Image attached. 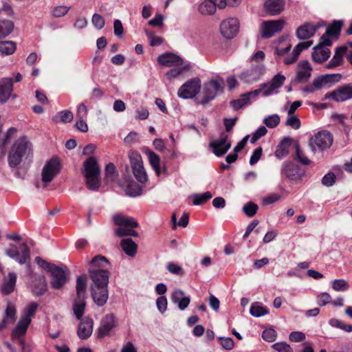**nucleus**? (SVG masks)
I'll list each match as a JSON object with an SVG mask.
<instances>
[{
    "instance_id": "nucleus-1",
    "label": "nucleus",
    "mask_w": 352,
    "mask_h": 352,
    "mask_svg": "<svg viewBox=\"0 0 352 352\" xmlns=\"http://www.w3.org/2000/svg\"><path fill=\"white\" fill-rule=\"evenodd\" d=\"M88 273L91 280L90 289L93 300L98 306L102 307L109 298L110 272L107 269H89Z\"/></svg>"
},
{
    "instance_id": "nucleus-2",
    "label": "nucleus",
    "mask_w": 352,
    "mask_h": 352,
    "mask_svg": "<svg viewBox=\"0 0 352 352\" xmlns=\"http://www.w3.org/2000/svg\"><path fill=\"white\" fill-rule=\"evenodd\" d=\"M32 155V145L26 137H21L13 144L8 153V161L11 168L16 167L23 157Z\"/></svg>"
},
{
    "instance_id": "nucleus-3",
    "label": "nucleus",
    "mask_w": 352,
    "mask_h": 352,
    "mask_svg": "<svg viewBox=\"0 0 352 352\" xmlns=\"http://www.w3.org/2000/svg\"><path fill=\"white\" fill-rule=\"evenodd\" d=\"M113 221L118 226L115 230V233L120 237L125 236H131L136 237L138 232L134 230L138 227V221L131 217L125 216L121 214H116L113 216Z\"/></svg>"
},
{
    "instance_id": "nucleus-4",
    "label": "nucleus",
    "mask_w": 352,
    "mask_h": 352,
    "mask_svg": "<svg viewBox=\"0 0 352 352\" xmlns=\"http://www.w3.org/2000/svg\"><path fill=\"white\" fill-rule=\"evenodd\" d=\"M333 143V135L327 131L317 133L309 140V146L313 153L323 151L330 148Z\"/></svg>"
},
{
    "instance_id": "nucleus-5",
    "label": "nucleus",
    "mask_w": 352,
    "mask_h": 352,
    "mask_svg": "<svg viewBox=\"0 0 352 352\" xmlns=\"http://www.w3.org/2000/svg\"><path fill=\"white\" fill-rule=\"evenodd\" d=\"M223 83V80L220 77H217L215 79L204 83L199 103L205 104L214 99L217 92L221 89Z\"/></svg>"
},
{
    "instance_id": "nucleus-6",
    "label": "nucleus",
    "mask_w": 352,
    "mask_h": 352,
    "mask_svg": "<svg viewBox=\"0 0 352 352\" xmlns=\"http://www.w3.org/2000/svg\"><path fill=\"white\" fill-rule=\"evenodd\" d=\"M129 157L134 177L139 182H145L147 180V175L143 166L141 155L137 152L131 151Z\"/></svg>"
},
{
    "instance_id": "nucleus-7",
    "label": "nucleus",
    "mask_w": 352,
    "mask_h": 352,
    "mask_svg": "<svg viewBox=\"0 0 352 352\" xmlns=\"http://www.w3.org/2000/svg\"><path fill=\"white\" fill-rule=\"evenodd\" d=\"M264 73V65L262 64H257L241 72L239 75V78L244 83L252 84L258 81Z\"/></svg>"
},
{
    "instance_id": "nucleus-8",
    "label": "nucleus",
    "mask_w": 352,
    "mask_h": 352,
    "mask_svg": "<svg viewBox=\"0 0 352 352\" xmlns=\"http://www.w3.org/2000/svg\"><path fill=\"white\" fill-rule=\"evenodd\" d=\"M201 80L194 78L185 82L178 90L179 97L186 99L195 97L200 91Z\"/></svg>"
},
{
    "instance_id": "nucleus-9",
    "label": "nucleus",
    "mask_w": 352,
    "mask_h": 352,
    "mask_svg": "<svg viewBox=\"0 0 352 352\" xmlns=\"http://www.w3.org/2000/svg\"><path fill=\"white\" fill-rule=\"evenodd\" d=\"M6 254L21 265L28 263L30 260V249L25 243L20 245V251L14 245L11 244L10 248L6 250Z\"/></svg>"
},
{
    "instance_id": "nucleus-10",
    "label": "nucleus",
    "mask_w": 352,
    "mask_h": 352,
    "mask_svg": "<svg viewBox=\"0 0 352 352\" xmlns=\"http://www.w3.org/2000/svg\"><path fill=\"white\" fill-rule=\"evenodd\" d=\"M60 170V161L57 157H52L43 166L41 176L42 181L48 184L59 173Z\"/></svg>"
},
{
    "instance_id": "nucleus-11",
    "label": "nucleus",
    "mask_w": 352,
    "mask_h": 352,
    "mask_svg": "<svg viewBox=\"0 0 352 352\" xmlns=\"http://www.w3.org/2000/svg\"><path fill=\"white\" fill-rule=\"evenodd\" d=\"M228 140V135L226 132H222L217 140L210 143V147L212 148V152L216 156L223 155L230 148L231 142Z\"/></svg>"
},
{
    "instance_id": "nucleus-12",
    "label": "nucleus",
    "mask_w": 352,
    "mask_h": 352,
    "mask_svg": "<svg viewBox=\"0 0 352 352\" xmlns=\"http://www.w3.org/2000/svg\"><path fill=\"white\" fill-rule=\"evenodd\" d=\"M281 173L290 180L298 181L304 176L305 170L294 162H288L283 164Z\"/></svg>"
},
{
    "instance_id": "nucleus-13",
    "label": "nucleus",
    "mask_w": 352,
    "mask_h": 352,
    "mask_svg": "<svg viewBox=\"0 0 352 352\" xmlns=\"http://www.w3.org/2000/svg\"><path fill=\"white\" fill-rule=\"evenodd\" d=\"M325 98L333 99L336 102H344L352 98V85L346 84L338 87L334 91L325 94Z\"/></svg>"
},
{
    "instance_id": "nucleus-14",
    "label": "nucleus",
    "mask_w": 352,
    "mask_h": 352,
    "mask_svg": "<svg viewBox=\"0 0 352 352\" xmlns=\"http://www.w3.org/2000/svg\"><path fill=\"white\" fill-rule=\"evenodd\" d=\"M285 24L283 20L264 21L261 26V36L265 38L272 37L275 33L279 32Z\"/></svg>"
},
{
    "instance_id": "nucleus-15",
    "label": "nucleus",
    "mask_w": 352,
    "mask_h": 352,
    "mask_svg": "<svg viewBox=\"0 0 352 352\" xmlns=\"http://www.w3.org/2000/svg\"><path fill=\"white\" fill-rule=\"evenodd\" d=\"M239 28V23L238 19L236 18H230L221 22L220 31L226 38L230 39L236 36Z\"/></svg>"
},
{
    "instance_id": "nucleus-16",
    "label": "nucleus",
    "mask_w": 352,
    "mask_h": 352,
    "mask_svg": "<svg viewBox=\"0 0 352 352\" xmlns=\"http://www.w3.org/2000/svg\"><path fill=\"white\" fill-rule=\"evenodd\" d=\"M116 326V316L113 314L105 315L100 320V327L97 331L98 338H102L109 335L110 331Z\"/></svg>"
},
{
    "instance_id": "nucleus-17",
    "label": "nucleus",
    "mask_w": 352,
    "mask_h": 352,
    "mask_svg": "<svg viewBox=\"0 0 352 352\" xmlns=\"http://www.w3.org/2000/svg\"><path fill=\"white\" fill-rule=\"evenodd\" d=\"M324 23H306L300 26L296 30V36L300 40H305L311 38L314 35L316 32L322 26H324Z\"/></svg>"
},
{
    "instance_id": "nucleus-18",
    "label": "nucleus",
    "mask_w": 352,
    "mask_h": 352,
    "mask_svg": "<svg viewBox=\"0 0 352 352\" xmlns=\"http://www.w3.org/2000/svg\"><path fill=\"white\" fill-rule=\"evenodd\" d=\"M329 45H324L322 43V39H320V42L314 48L311 57L314 61L317 63H322L327 60L331 54L330 50L327 47Z\"/></svg>"
},
{
    "instance_id": "nucleus-19",
    "label": "nucleus",
    "mask_w": 352,
    "mask_h": 352,
    "mask_svg": "<svg viewBox=\"0 0 352 352\" xmlns=\"http://www.w3.org/2000/svg\"><path fill=\"white\" fill-rule=\"evenodd\" d=\"M298 67H300V69L297 72L295 79L292 81L293 84L296 82L305 83L308 81L311 75L312 67L307 60L300 61L298 63Z\"/></svg>"
},
{
    "instance_id": "nucleus-20",
    "label": "nucleus",
    "mask_w": 352,
    "mask_h": 352,
    "mask_svg": "<svg viewBox=\"0 0 352 352\" xmlns=\"http://www.w3.org/2000/svg\"><path fill=\"white\" fill-rule=\"evenodd\" d=\"M51 272V285L55 289H60L66 283V273L58 266L54 267Z\"/></svg>"
},
{
    "instance_id": "nucleus-21",
    "label": "nucleus",
    "mask_w": 352,
    "mask_h": 352,
    "mask_svg": "<svg viewBox=\"0 0 352 352\" xmlns=\"http://www.w3.org/2000/svg\"><path fill=\"white\" fill-rule=\"evenodd\" d=\"M342 78L340 74H326L313 80L312 85L314 89L319 90L322 87H329L330 84L334 82H338Z\"/></svg>"
},
{
    "instance_id": "nucleus-22",
    "label": "nucleus",
    "mask_w": 352,
    "mask_h": 352,
    "mask_svg": "<svg viewBox=\"0 0 352 352\" xmlns=\"http://www.w3.org/2000/svg\"><path fill=\"white\" fill-rule=\"evenodd\" d=\"M94 321L91 318L85 317L78 324L77 334L82 340L89 338L93 332Z\"/></svg>"
},
{
    "instance_id": "nucleus-23",
    "label": "nucleus",
    "mask_w": 352,
    "mask_h": 352,
    "mask_svg": "<svg viewBox=\"0 0 352 352\" xmlns=\"http://www.w3.org/2000/svg\"><path fill=\"white\" fill-rule=\"evenodd\" d=\"M13 91V80L10 78H5L0 80V104L6 103L10 98Z\"/></svg>"
},
{
    "instance_id": "nucleus-24",
    "label": "nucleus",
    "mask_w": 352,
    "mask_h": 352,
    "mask_svg": "<svg viewBox=\"0 0 352 352\" xmlns=\"http://www.w3.org/2000/svg\"><path fill=\"white\" fill-rule=\"evenodd\" d=\"M82 174L88 177L100 175V170L95 157H89L83 163Z\"/></svg>"
},
{
    "instance_id": "nucleus-25",
    "label": "nucleus",
    "mask_w": 352,
    "mask_h": 352,
    "mask_svg": "<svg viewBox=\"0 0 352 352\" xmlns=\"http://www.w3.org/2000/svg\"><path fill=\"white\" fill-rule=\"evenodd\" d=\"M259 91H252L241 95V98L232 100L230 105L235 110H239L251 102L252 98L258 96Z\"/></svg>"
},
{
    "instance_id": "nucleus-26",
    "label": "nucleus",
    "mask_w": 352,
    "mask_h": 352,
    "mask_svg": "<svg viewBox=\"0 0 352 352\" xmlns=\"http://www.w3.org/2000/svg\"><path fill=\"white\" fill-rule=\"evenodd\" d=\"M170 300L174 304H177L178 308L181 311H184L189 305L190 298L184 296V292L179 289H175L171 294Z\"/></svg>"
},
{
    "instance_id": "nucleus-27",
    "label": "nucleus",
    "mask_w": 352,
    "mask_h": 352,
    "mask_svg": "<svg viewBox=\"0 0 352 352\" xmlns=\"http://www.w3.org/2000/svg\"><path fill=\"white\" fill-rule=\"evenodd\" d=\"M342 25V22L341 21H335L330 26H329L325 33L320 37L322 43L327 45H331L332 44V41L330 39V36H336L339 35L341 28Z\"/></svg>"
},
{
    "instance_id": "nucleus-28",
    "label": "nucleus",
    "mask_w": 352,
    "mask_h": 352,
    "mask_svg": "<svg viewBox=\"0 0 352 352\" xmlns=\"http://www.w3.org/2000/svg\"><path fill=\"white\" fill-rule=\"evenodd\" d=\"M157 61L166 67L181 66L183 64V60L181 57L171 53L160 55Z\"/></svg>"
},
{
    "instance_id": "nucleus-29",
    "label": "nucleus",
    "mask_w": 352,
    "mask_h": 352,
    "mask_svg": "<svg viewBox=\"0 0 352 352\" xmlns=\"http://www.w3.org/2000/svg\"><path fill=\"white\" fill-rule=\"evenodd\" d=\"M32 291L36 296L43 295L47 290V283L44 276L34 275L32 277Z\"/></svg>"
},
{
    "instance_id": "nucleus-30",
    "label": "nucleus",
    "mask_w": 352,
    "mask_h": 352,
    "mask_svg": "<svg viewBox=\"0 0 352 352\" xmlns=\"http://www.w3.org/2000/svg\"><path fill=\"white\" fill-rule=\"evenodd\" d=\"M348 50L347 47L340 46L336 49L335 54L330 61L326 65V68L333 69L340 66L343 63L344 56Z\"/></svg>"
},
{
    "instance_id": "nucleus-31",
    "label": "nucleus",
    "mask_w": 352,
    "mask_h": 352,
    "mask_svg": "<svg viewBox=\"0 0 352 352\" xmlns=\"http://www.w3.org/2000/svg\"><path fill=\"white\" fill-rule=\"evenodd\" d=\"M265 11L270 15L274 16L279 14L285 6L284 0H266L265 3Z\"/></svg>"
},
{
    "instance_id": "nucleus-32",
    "label": "nucleus",
    "mask_w": 352,
    "mask_h": 352,
    "mask_svg": "<svg viewBox=\"0 0 352 352\" xmlns=\"http://www.w3.org/2000/svg\"><path fill=\"white\" fill-rule=\"evenodd\" d=\"M16 281V274L14 272H10L7 276L4 277L1 286V292L4 295H8L13 292L15 288Z\"/></svg>"
},
{
    "instance_id": "nucleus-33",
    "label": "nucleus",
    "mask_w": 352,
    "mask_h": 352,
    "mask_svg": "<svg viewBox=\"0 0 352 352\" xmlns=\"http://www.w3.org/2000/svg\"><path fill=\"white\" fill-rule=\"evenodd\" d=\"M219 0H205L199 6V12L203 15H211L219 8Z\"/></svg>"
},
{
    "instance_id": "nucleus-34",
    "label": "nucleus",
    "mask_w": 352,
    "mask_h": 352,
    "mask_svg": "<svg viewBox=\"0 0 352 352\" xmlns=\"http://www.w3.org/2000/svg\"><path fill=\"white\" fill-rule=\"evenodd\" d=\"M292 143V140L289 138H285L277 146L275 151V155L278 159H283L289 153V148Z\"/></svg>"
},
{
    "instance_id": "nucleus-35",
    "label": "nucleus",
    "mask_w": 352,
    "mask_h": 352,
    "mask_svg": "<svg viewBox=\"0 0 352 352\" xmlns=\"http://www.w3.org/2000/svg\"><path fill=\"white\" fill-rule=\"evenodd\" d=\"M30 322L29 320H24L21 318L15 329L12 333V338L13 339H19L21 336H23L28 329Z\"/></svg>"
},
{
    "instance_id": "nucleus-36",
    "label": "nucleus",
    "mask_w": 352,
    "mask_h": 352,
    "mask_svg": "<svg viewBox=\"0 0 352 352\" xmlns=\"http://www.w3.org/2000/svg\"><path fill=\"white\" fill-rule=\"evenodd\" d=\"M120 245L125 252L129 256H134L137 252V245L131 239H124L121 241Z\"/></svg>"
},
{
    "instance_id": "nucleus-37",
    "label": "nucleus",
    "mask_w": 352,
    "mask_h": 352,
    "mask_svg": "<svg viewBox=\"0 0 352 352\" xmlns=\"http://www.w3.org/2000/svg\"><path fill=\"white\" fill-rule=\"evenodd\" d=\"M89 265V269H106V267L109 265V262L105 256L97 255L91 259Z\"/></svg>"
},
{
    "instance_id": "nucleus-38",
    "label": "nucleus",
    "mask_w": 352,
    "mask_h": 352,
    "mask_svg": "<svg viewBox=\"0 0 352 352\" xmlns=\"http://www.w3.org/2000/svg\"><path fill=\"white\" fill-rule=\"evenodd\" d=\"M87 289V276L81 275L76 280V296L78 298H85Z\"/></svg>"
},
{
    "instance_id": "nucleus-39",
    "label": "nucleus",
    "mask_w": 352,
    "mask_h": 352,
    "mask_svg": "<svg viewBox=\"0 0 352 352\" xmlns=\"http://www.w3.org/2000/svg\"><path fill=\"white\" fill-rule=\"evenodd\" d=\"M74 118V115L72 111L69 110L62 111L58 112L56 115L52 117V120L55 123L63 122L64 123L70 122Z\"/></svg>"
},
{
    "instance_id": "nucleus-40",
    "label": "nucleus",
    "mask_w": 352,
    "mask_h": 352,
    "mask_svg": "<svg viewBox=\"0 0 352 352\" xmlns=\"http://www.w3.org/2000/svg\"><path fill=\"white\" fill-rule=\"evenodd\" d=\"M16 44L13 41H0V54L2 55L12 54L16 50Z\"/></svg>"
},
{
    "instance_id": "nucleus-41",
    "label": "nucleus",
    "mask_w": 352,
    "mask_h": 352,
    "mask_svg": "<svg viewBox=\"0 0 352 352\" xmlns=\"http://www.w3.org/2000/svg\"><path fill=\"white\" fill-rule=\"evenodd\" d=\"M85 305L86 302L85 298H77L76 299H75L73 306V310L76 318H81L85 311Z\"/></svg>"
},
{
    "instance_id": "nucleus-42",
    "label": "nucleus",
    "mask_w": 352,
    "mask_h": 352,
    "mask_svg": "<svg viewBox=\"0 0 352 352\" xmlns=\"http://www.w3.org/2000/svg\"><path fill=\"white\" fill-rule=\"evenodd\" d=\"M16 307L10 302L7 303L3 319L8 323H13L16 320Z\"/></svg>"
},
{
    "instance_id": "nucleus-43",
    "label": "nucleus",
    "mask_w": 352,
    "mask_h": 352,
    "mask_svg": "<svg viewBox=\"0 0 352 352\" xmlns=\"http://www.w3.org/2000/svg\"><path fill=\"white\" fill-rule=\"evenodd\" d=\"M176 67H174L166 72V76L169 80L177 77L184 71H187L190 69V65L189 64Z\"/></svg>"
},
{
    "instance_id": "nucleus-44",
    "label": "nucleus",
    "mask_w": 352,
    "mask_h": 352,
    "mask_svg": "<svg viewBox=\"0 0 352 352\" xmlns=\"http://www.w3.org/2000/svg\"><path fill=\"white\" fill-rule=\"evenodd\" d=\"M295 154L294 159L303 165H309L311 161L307 157L305 153L300 149V145L298 142L294 144Z\"/></svg>"
},
{
    "instance_id": "nucleus-45",
    "label": "nucleus",
    "mask_w": 352,
    "mask_h": 352,
    "mask_svg": "<svg viewBox=\"0 0 352 352\" xmlns=\"http://www.w3.org/2000/svg\"><path fill=\"white\" fill-rule=\"evenodd\" d=\"M14 23L10 20H3L0 21V38H3L9 35L13 30Z\"/></svg>"
},
{
    "instance_id": "nucleus-46",
    "label": "nucleus",
    "mask_w": 352,
    "mask_h": 352,
    "mask_svg": "<svg viewBox=\"0 0 352 352\" xmlns=\"http://www.w3.org/2000/svg\"><path fill=\"white\" fill-rule=\"evenodd\" d=\"M149 162L155 171L156 174L159 176L160 175V157L155 153L153 151H149L147 153Z\"/></svg>"
},
{
    "instance_id": "nucleus-47",
    "label": "nucleus",
    "mask_w": 352,
    "mask_h": 352,
    "mask_svg": "<svg viewBox=\"0 0 352 352\" xmlns=\"http://www.w3.org/2000/svg\"><path fill=\"white\" fill-rule=\"evenodd\" d=\"M194 205L198 206L204 204L212 197L210 192L207 191L203 194H193L191 196Z\"/></svg>"
},
{
    "instance_id": "nucleus-48",
    "label": "nucleus",
    "mask_w": 352,
    "mask_h": 352,
    "mask_svg": "<svg viewBox=\"0 0 352 352\" xmlns=\"http://www.w3.org/2000/svg\"><path fill=\"white\" fill-rule=\"evenodd\" d=\"M86 179V184L89 190H98L100 186L101 181L100 176H84Z\"/></svg>"
},
{
    "instance_id": "nucleus-49",
    "label": "nucleus",
    "mask_w": 352,
    "mask_h": 352,
    "mask_svg": "<svg viewBox=\"0 0 352 352\" xmlns=\"http://www.w3.org/2000/svg\"><path fill=\"white\" fill-rule=\"evenodd\" d=\"M125 192L129 196L136 197L141 195L142 188L137 183L131 182L126 186Z\"/></svg>"
},
{
    "instance_id": "nucleus-50",
    "label": "nucleus",
    "mask_w": 352,
    "mask_h": 352,
    "mask_svg": "<svg viewBox=\"0 0 352 352\" xmlns=\"http://www.w3.org/2000/svg\"><path fill=\"white\" fill-rule=\"evenodd\" d=\"M250 313L254 317H261L267 314L269 311L265 307L259 306L256 303H254L251 305Z\"/></svg>"
},
{
    "instance_id": "nucleus-51",
    "label": "nucleus",
    "mask_w": 352,
    "mask_h": 352,
    "mask_svg": "<svg viewBox=\"0 0 352 352\" xmlns=\"http://www.w3.org/2000/svg\"><path fill=\"white\" fill-rule=\"evenodd\" d=\"M276 89L272 86L270 82L267 83H262L260 85V88L255 91H259L258 95L263 91L264 96H269L274 93H276Z\"/></svg>"
},
{
    "instance_id": "nucleus-52",
    "label": "nucleus",
    "mask_w": 352,
    "mask_h": 352,
    "mask_svg": "<svg viewBox=\"0 0 352 352\" xmlns=\"http://www.w3.org/2000/svg\"><path fill=\"white\" fill-rule=\"evenodd\" d=\"M242 210L248 217H252L256 214L258 206L252 201H249L243 206Z\"/></svg>"
},
{
    "instance_id": "nucleus-53",
    "label": "nucleus",
    "mask_w": 352,
    "mask_h": 352,
    "mask_svg": "<svg viewBox=\"0 0 352 352\" xmlns=\"http://www.w3.org/2000/svg\"><path fill=\"white\" fill-rule=\"evenodd\" d=\"M116 167L113 164L109 163L105 168V179L107 182H112L116 178Z\"/></svg>"
},
{
    "instance_id": "nucleus-54",
    "label": "nucleus",
    "mask_w": 352,
    "mask_h": 352,
    "mask_svg": "<svg viewBox=\"0 0 352 352\" xmlns=\"http://www.w3.org/2000/svg\"><path fill=\"white\" fill-rule=\"evenodd\" d=\"M38 304L36 302H31L25 309V315L21 318L27 320H29L30 322L32 321V316L34 315L38 308Z\"/></svg>"
},
{
    "instance_id": "nucleus-55",
    "label": "nucleus",
    "mask_w": 352,
    "mask_h": 352,
    "mask_svg": "<svg viewBox=\"0 0 352 352\" xmlns=\"http://www.w3.org/2000/svg\"><path fill=\"white\" fill-rule=\"evenodd\" d=\"M280 119L278 115L269 116L263 120L265 125L270 128H274L280 123Z\"/></svg>"
},
{
    "instance_id": "nucleus-56",
    "label": "nucleus",
    "mask_w": 352,
    "mask_h": 352,
    "mask_svg": "<svg viewBox=\"0 0 352 352\" xmlns=\"http://www.w3.org/2000/svg\"><path fill=\"white\" fill-rule=\"evenodd\" d=\"M70 7L65 6H58L53 8L51 13L54 17L64 16L69 12Z\"/></svg>"
},
{
    "instance_id": "nucleus-57",
    "label": "nucleus",
    "mask_w": 352,
    "mask_h": 352,
    "mask_svg": "<svg viewBox=\"0 0 352 352\" xmlns=\"http://www.w3.org/2000/svg\"><path fill=\"white\" fill-rule=\"evenodd\" d=\"M285 124L294 129H298L301 125L300 119L296 115H289Z\"/></svg>"
},
{
    "instance_id": "nucleus-58",
    "label": "nucleus",
    "mask_w": 352,
    "mask_h": 352,
    "mask_svg": "<svg viewBox=\"0 0 352 352\" xmlns=\"http://www.w3.org/2000/svg\"><path fill=\"white\" fill-rule=\"evenodd\" d=\"M332 287L336 291H346L348 287V283L344 279H336L332 282Z\"/></svg>"
},
{
    "instance_id": "nucleus-59",
    "label": "nucleus",
    "mask_w": 352,
    "mask_h": 352,
    "mask_svg": "<svg viewBox=\"0 0 352 352\" xmlns=\"http://www.w3.org/2000/svg\"><path fill=\"white\" fill-rule=\"evenodd\" d=\"M35 262L40 267L48 272H52V270L54 269V267L56 266L54 264H52L46 261L40 256H36L35 258Z\"/></svg>"
},
{
    "instance_id": "nucleus-60",
    "label": "nucleus",
    "mask_w": 352,
    "mask_h": 352,
    "mask_svg": "<svg viewBox=\"0 0 352 352\" xmlns=\"http://www.w3.org/2000/svg\"><path fill=\"white\" fill-rule=\"evenodd\" d=\"M146 34L149 39L151 46L160 45L163 43V38L160 36H155L152 32L146 30Z\"/></svg>"
},
{
    "instance_id": "nucleus-61",
    "label": "nucleus",
    "mask_w": 352,
    "mask_h": 352,
    "mask_svg": "<svg viewBox=\"0 0 352 352\" xmlns=\"http://www.w3.org/2000/svg\"><path fill=\"white\" fill-rule=\"evenodd\" d=\"M262 337L265 341L272 342L276 339V332L273 329H267L263 331Z\"/></svg>"
},
{
    "instance_id": "nucleus-62",
    "label": "nucleus",
    "mask_w": 352,
    "mask_h": 352,
    "mask_svg": "<svg viewBox=\"0 0 352 352\" xmlns=\"http://www.w3.org/2000/svg\"><path fill=\"white\" fill-rule=\"evenodd\" d=\"M336 182V175L333 173L329 172L322 179V184L325 186H332Z\"/></svg>"
},
{
    "instance_id": "nucleus-63",
    "label": "nucleus",
    "mask_w": 352,
    "mask_h": 352,
    "mask_svg": "<svg viewBox=\"0 0 352 352\" xmlns=\"http://www.w3.org/2000/svg\"><path fill=\"white\" fill-rule=\"evenodd\" d=\"M92 23L96 29L101 30L104 28L105 21L101 15L94 14L92 16Z\"/></svg>"
},
{
    "instance_id": "nucleus-64",
    "label": "nucleus",
    "mask_w": 352,
    "mask_h": 352,
    "mask_svg": "<svg viewBox=\"0 0 352 352\" xmlns=\"http://www.w3.org/2000/svg\"><path fill=\"white\" fill-rule=\"evenodd\" d=\"M277 352H293L292 347L286 342H278L272 345Z\"/></svg>"
}]
</instances>
